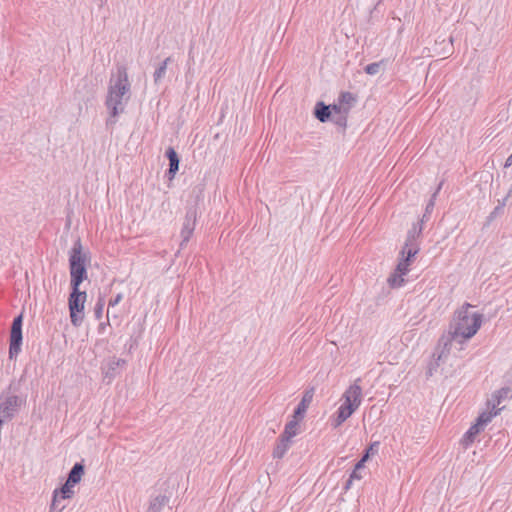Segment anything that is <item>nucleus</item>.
Listing matches in <instances>:
<instances>
[{
    "label": "nucleus",
    "mask_w": 512,
    "mask_h": 512,
    "mask_svg": "<svg viewBox=\"0 0 512 512\" xmlns=\"http://www.w3.org/2000/svg\"><path fill=\"white\" fill-rule=\"evenodd\" d=\"M510 393L509 388H501L494 392L490 399L487 400V407L494 410L501 403V401L507 398Z\"/></svg>",
    "instance_id": "dca6fc26"
},
{
    "label": "nucleus",
    "mask_w": 512,
    "mask_h": 512,
    "mask_svg": "<svg viewBox=\"0 0 512 512\" xmlns=\"http://www.w3.org/2000/svg\"><path fill=\"white\" fill-rule=\"evenodd\" d=\"M422 223L413 224L407 233V238L402 249L409 251L410 256H415L419 252L418 238L422 233Z\"/></svg>",
    "instance_id": "6e6552de"
},
{
    "label": "nucleus",
    "mask_w": 512,
    "mask_h": 512,
    "mask_svg": "<svg viewBox=\"0 0 512 512\" xmlns=\"http://www.w3.org/2000/svg\"><path fill=\"white\" fill-rule=\"evenodd\" d=\"M441 186H442V183L439 184L437 190L434 192V194L432 195L431 199L429 200V202H428V204L426 206V213H425V215L427 213H430V211L433 209L434 204H435L436 196H437L439 190L441 189Z\"/></svg>",
    "instance_id": "cd10ccee"
},
{
    "label": "nucleus",
    "mask_w": 512,
    "mask_h": 512,
    "mask_svg": "<svg viewBox=\"0 0 512 512\" xmlns=\"http://www.w3.org/2000/svg\"><path fill=\"white\" fill-rule=\"evenodd\" d=\"M74 486L75 485H73L72 483H69L66 480L65 483L61 486V488L57 489L59 498H61L63 500L71 499L74 496V490H73Z\"/></svg>",
    "instance_id": "4be33fe9"
},
{
    "label": "nucleus",
    "mask_w": 512,
    "mask_h": 512,
    "mask_svg": "<svg viewBox=\"0 0 512 512\" xmlns=\"http://www.w3.org/2000/svg\"><path fill=\"white\" fill-rule=\"evenodd\" d=\"M85 473V466L82 462H77L73 465V467L71 468V470L69 471L68 473V477H67V481L69 483H72L73 485H76L78 484L81 479H82V476L84 475Z\"/></svg>",
    "instance_id": "2eb2a0df"
},
{
    "label": "nucleus",
    "mask_w": 512,
    "mask_h": 512,
    "mask_svg": "<svg viewBox=\"0 0 512 512\" xmlns=\"http://www.w3.org/2000/svg\"><path fill=\"white\" fill-rule=\"evenodd\" d=\"M170 61H171L170 57L166 58L161 63V65L155 70V72L153 74V78H154V82L155 83H158L159 81H161V79L165 76L166 70H167V65H168V63Z\"/></svg>",
    "instance_id": "5701e85b"
},
{
    "label": "nucleus",
    "mask_w": 512,
    "mask_h": 512,
    "mask_svg": "<svg viewBox=\"0 0 512 512\" xmlns=\"http://www.w3.org/2000/svg\"><path fill=\"white\" fill-rule=\"evenodd\" d=\"M195 223H196V210L193 208H190L185 216V220L183 222V227L181 230V237L182 241L180 243V247L183 248L188 241L190 240L193 231L195 229Z\"/></svg>",
    "instance_id": "1a4fd4ad"
},
{
    "label": "nucleus",
    "mask_w": 512,
    "mask_h": 512,
    "mask_svg": "<svg viewBox=\"0 0 512 512\" xmlns=\"http://www.w3.org/2000/svg\"><path fill=\"white\" fill-rule=\"evenodd\" d=\"M349 477H350L352 480H355V479L360 480V479L362 478V475L359 473V471H358V470L353 469V471H352V473L350 474V476H349Z\"/></svg>",
    "instance_id": "2f4dec72"
},
{
    "label": "nucleus",
    "mask_w": 512,
    "mask_h": 512,
    "mask_svg": "<svg viewBox=\"0 0 512 512\" xmlns=\"http://www.w3.org/2000/svg\"><path fill=\"white\" fill-rule=\"evenodd\" d=\"M298 426V420L297 418H294L285 425V429L281 436L285 437V439L291 440L294 436L297 435Z\"/></svg>",
    "instance_id": "412c9836"
},
{
    "label": "nucleus",
    "mask_w": 512,
    "mask_h": 512,
    "mask_svg": "<svg viewBox=\"0 0 512 512\" xmlns=\"http://www.w3.org/2000/svg\"><path fill=\"white\" fill-rule=\"evenodd\" d=\"M87 294L80 291V286H71V293L68 298V306L70 311L71 323L75 327H79L84 319V304Z\"/></svg>",
    "instance_id": "20e7f679"
},
{
    "label": "nucleus",
    "mask_w": 512,
    "mask_h": 512,
    "mask_svg": "<svg viewBox=\"0 0 512 512\" xmlns=\"http://www.w3.org/2000/svg\"><path fill=\"white\" fill-rule=\"evenodd\" d=\"M95 1H96L97 5H98L99 7H103V6H104V4L106 3V0H95Z\"/></svg>",
    "instance_id": "c9c22d12"
},
{
    "label": "nucleus",
    "mask_w": 512,
    "mask_h": 512,
    "mask_svg": "<svg viewBox=\"0 0 512 512\" xmlns=\"http://www.w3.org/2000/svg\"><path fill=\"white\" fill-rule=\"evenodd\" d=\"M333 114H332V121L339 127L345 129L347 125V114L349 111V108H343L338 105L332 106Z\"/></svg>",
    "instance_id": "f8f14e48"
},
{
    "label": "nucleus",
    "mask_w": 512,
    "mask_h": 512,
    "mask_svg": "<svg viewBox=\"0 0 512 512\" xmlns=\"http://www.w3.org/2000/svg\"><path fill=\"white\" fill-rule=\"evenodd\" d=\"M401 255L402 258L396 267L395 273L388 278V282L393 288L401 287L404 284L403 276L409 271L410 263L415 257L410 256L409 251H406L405 249L401 250Z\"/></svg>",
    "instance_id": "39448f33"
},
{
    "label": "nucleus",
    "mask_w": 512,
    "mask_h": 512,
    "mask_svg": "<svg viewBox=\"0 0 512 512\" xmlns=\"http://www.w3.org/2000/svg\"><path fill=\"white\" fill-rule=\"evenodd\" d=\"M355 411H353V409H351L350 407H346L344 405H341L338 410H337V413L335 415V417L332 418L331 420V425L333 426V428H338L339 426H341Z\"/></svg>",
    "instance_id": "ddd939ff"
},
{
    "label": "nucleus",
    "mask_w": 512,
    "mask_h": 512,
    "mask_svg": "<svg viewBox=\"0 0 512 512\" xmlns=\"http://www.w3.org/2000/svg\"><path fill=\"white\" fill-rule=\"evenodd\" d=\"M378 448L379 442H374L365 450L364 455H367L369 459L371 455H374L378 452Z\"/></svg>",
    "instance_id": "c85d7f7f"
},
{
    "label": "nucleus",
    "mask_w": 512,
    "mask_h": 512,
    "mask_svg": "<svg viewBox=\"0 0 512 512\" xmlns=\"http://www.w3.org/2000/svg\"><path fill=\"white\" fill-rule=\"evenodd\" d=\"M472 305L464 303L457 311L449 324L448 332L441 336L438 341L440 349L437 360L445 359L450 353L453 343L462 345L471 339L480 329L483 322V315L471 312Z\"/></svg>",
    "instance_id": "f257e3e1"
},
{
    "label": "nucleus",
    "mask_w": 512,
    "mask_h": 512,
    "mask_svg": "<svg viewBox=\"0 0 512 512\" xmlns=\"http://www.w3.org/2000/svg\"><path fill=\"white\" fill-rule=\"evenodd\" d=\"M502 210V206H497L494 208L493 212L490 214V218L495 217Z\"/></svg>",
    "instance_id": "473e14b6"
},
{
    "label": "nucleus",
    "mask_w": 512,
    "mask_h": 512,
    "mask_svg": "<svg viewBox=\"0 0 512 512\" xmlns=\"http://www.w3.org/2000/svg\"><path fill=\"white\" fill-rule=\"evenodd\" d=\"M314 396V388L305 391L300 403L294 411V418H303Z\"/></svg>",
    "instance_id": "9d476101"
},
{
    "label": "nucleus",
    "mask_w": 512,
    "mask_h": 512,
    "mask_svg": "<svg viewBox=\"0 0 512 512\" xmlns=\"http://www.w3.org/2000/svg\"><path fill=\"white\" fill-rule=\"evenodd\" d=\"M82 244L78 239L69 255V269H70V286H80V284L87 279V256L82 252Z\"/></svg>",
    "instance_id": "7ed1b4c3"
},
{
    "label": "nucleus",
    "mask_w": 512,
    "mask_h": 512,
    "mask_svg": "<svg viewBox=\"0 0 512 512\" xmlns=\"http://www.w3.org/2000/svg\"><path fill=\"white\" fill-rule=\"evenodd\" d=\"M165 155L169 160V169H168L167 175H168V178L170 180H172L175 177L177 171L179 170L180 160H179L177 152L175 151V149L173 147H169L166 150Z\"/></svg>",
    "instance_id": "9b49d317"
},
{
    "label": "nucleus",
    "mask_w": 512,
    "mask_h": 512,
    "mask_svg": "<svg viewBox=\"0 0 512 512\" xmlns=\"http://www.w3.org/2000/svg\"><path fill=\"white\" fill-rule=\"evenodd\" d=\"M22 314L14 318L10 331L9 358L13 359L21 351L22 345Z\"/></svg>",
    "instance_id": "423d86ee"
},
{
    "label": "nucleus",
    "mask_w": 512,
    "mask_h": 512,
    "mask_svg": "<svg viewBox=\"0 0 512 512\" xmlns=\"http://www.w3.org/2000/svg\"><path fill=\"white\" fill-rule=\"evenodd\" d=\"M61 500L62 499L59 498V496H58V490H54L53 499H52V503L50 505L49 512H62L63 509L65 508V505H60Z\"/></svg>",
    "instance_id": "b1692460"
},
{
    "label": "nucleus",
    "mask_w": 512,
    "mask_h": 512,
    "mask_svg": "<svg viewBox=\"0 0 512 512\" xmlns=\"http://www.w3.org/2000/svg\"><path fill=\"white\" fill-rule=\"evenodd\" d=\"M367 460H368V456H367V455H363V456L361 457V459L356 463V465H355L354 469H356V470H358V471H359L360 469H362V468L364 467L365 462H366Z\"/></svg>",
    "instance_id": "c756f323"
},
{
    "label": "nucleus",
    "mask_w": 512,
    "mask_h": 512,
    "mask_svg": "<svg viewBox=\"0 0 512 512\" xmlns=\"http://www.w3.org/2000/svg\"><path fill=\"white\" fill-rule=\"evenodd\" d=\"M104 305H105V302H104V299H102V298H100L95 305L94 314H95L96 319H98V320L101 319V317H102Z\"/></svg>",
    "instance_id": "bb28decb"
},
{
    "label": "nucleus",
    "mask_w": 512,
    "mask_h": 512,
    "mask_svg": "<svg viewBox=\"0 0 512 512\" xmlns=\"http://www.w3.org/2000/svg\"><path fill=\"white\" fill-rule=\"evenodd\" d=\"M290 444H291L290 439H285V437L280 435L279 440L273 450V457L277 458V459L283 458V456L289 449Z\"/></svg>",
    "instance_id": "f3484780"
},
{
    "label": "nucleus",
    "mask_w": 512,
    "mask_h": 512,
    "mask_svg": "<svg viewBox=\"0 0 512 512\" xmlns=\"http://www.w3.org/2000/svg\"><path fill=\"white\" fill-rule=\"evenodd\" d=\"M123 296L121 293L117 294L114 298H111L110 301H109V306H116L121 300H122Z\"/></svg>",
    "instance_id": "7c9ffc66"
},
{
    "label": "nucleus",
    "mask_w": 512,
    "mask_h": 512,
    "mask_svg": "<svg viewBox=\"0 0 512 512\" xmlns=\"http://www.w3.org/2000/svg\"><path fill=\"white\" fill-rule=\"evenodd\" d=\"M120 363H124V360L118 359L116 361H112L111 367L114 368V365L118 366Z\"/></svg>",
    "instance_id": "f704fd0d"
},
{
    "label": "nucleus",
    "mask_w": 512,
    "mask_h": 512,
    "mask_svg": "<svg viewBox=\"0 0 512 512\" xmlns=\"http://www.w3.org/2000/svg\"><path fill=\"white\" fill-rule=\"evenodd\" d=\"M429 375H432V367L429 368Z\"/></svg>",
    "instance_id": "e433bc0d"
},
{
    "label": "nucleus",
    "mask_w": 512,
    "mask_h": 512,
    "mask_svg": "<svg viewBox=\"0 0 512 512\" xmlns=\"http://www.w3.org/2000/svg\"><path fill=\"white\" fill-rule=\"evenodd\" d=\"M355 101L354 96L350 92H343L339 97V105L343 108H350L351 103Z\"/></svg>",
    "instance_id": "393cba45"
},
{
    "label": "nucleus",
    "mask_w": 512,
    "mask_h": 512,
    "mask_svg": "<svg viewBox=\"0 0 512 512\" xmlns=\"http://www.w3.org/2000/svg\"><path fill=\"white\" fill-rule=\"evenodd\" d=\"M360 378L356 379L352 385L343 394L344 402L341 405L350 407L353 411H356L361 404L362 400V388L359 384Z\"/></svg>",
    "instance_id": "0eeeda50"
},
{
    "label": "nucleus",
    "mask_w": 512,
    "mask_h": 512,
    "mask_svg": "<svg viewBox=\"0 0 512 512\" xmlns=\"http://www.w3.org/2000/svg\"><path fill=\"white\" fill-rule=\"evenodd\" d=\"M500 410L501 409L495 408L494 410L490 409V411H488V412H486V411L482 412L478 416L475 424H477L479 427H481L483 429L484 426L487 425L492 420V418L495 417L499 413Z\"/></svg>",
    "instance_id": "aec40b11"
},
{
    "label": "nucleus",
    "mask_w": 512,
    "mask_h": 512,
    "mask_svg": "<svg viewBox=\"0 0 512 512\" xmlns=\"http://www.w3.org/2000/svg\"><path fill=\"white\" fill-rule=\"evenodd\" d=\"M333 114L331 106H327L324 102H317L314 108L315 117L322 123L327 122Z\"/></svg>",
    "instance_id": "4468645a"
},
{
    "label": "nucleus",
    "mask_w": 512,
    "mask_h": 512,
    "mask_svg": "<svg viewBox=\"0 0 512 512\" xmlns=\"http://www.w3.org/2000/svg\"><path fill=\"white\" fill-rule=\"evenodd\" d=\"M353 480L349 477V479L346 481V484L344 486V490H349L351 488Z\"/></svg>",
    "instance_id": "72a5a7b5"
},
{
    "label": "nucleus",
    "mask_w": 512,
    "mask_h": 512,
    "mask_svg": "<svg viewBox=\"0 0 512 512\" xmlns=\"http://www.w3.org/2000/svg\"><path fill=\"white\" fill-rule=\"evenodd\" d=\"M130 95L131 84L128 79L127 69L125 66H118L116 74L110 78L105 102L110 110V117L106 121L107 126H112L116 123V117L124 112Z\"/></svg>",
    "instance_id": "f03ea898"
},
{
    "label": "nucleus",
    "mask_w": 512,
    "mask_h": 512,
    "mask_svg": "<svg viewBox=\"0 0 512 512\" xmlns=\"http://www.w3.org/2000/svg\"><path fill=\"white\" fill-rule=\"evenodd\" d=\"M483 430L481 427H479L477 424L472 425L468 431L464 434L461 442L465 447H468L473 441L475 440V437L480 433V431Z\"/></svg>",
    "instance_id": "6ab92c4d"
},
{
    "label": "nucleus",
    "mask_w": 512,
    "mask_h": 512,
    "mask_svg": "<svg viewBox=\"0 0 512 512\" xmlns=\"http://www.w3.org/2000/svg\"><path fill=\"white\" fill-rule=\"evenodd\" d=\"M168 501L169 498L165 495H159L153 498L149 504L147 512H161Z\"/></svg>",
    "instance_id": "a211bd4d"
},
{
    "label": "nucleus",
    "mask_w": 512,
    "mask_h": 512,
    "mask_svg": "<svg viewBox=\"0 0 512 512\" xmlns=\"http://www.w3.org/2000/svg\"><path fill=\"white\" fill-rule=\"evenodd\" d=\"M384 63L383 61L380 62H374L371 64H368L364 70L369 75H376L380 72L381 68L383 67Z\"/></svg>",
    "instance_id": "a878e982"
}]
</instances>
